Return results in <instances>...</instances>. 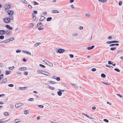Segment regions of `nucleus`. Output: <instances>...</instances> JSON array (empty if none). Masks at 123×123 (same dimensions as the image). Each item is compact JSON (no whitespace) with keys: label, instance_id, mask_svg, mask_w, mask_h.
I'll return each instance as SVG.
<instances>
[{"label":"nucleus","instance_id":"1","mask_svg":"<svg viewBox=\"0 0 123 123\" xmlns=\"http://www.w3.org/2000/svg\"><path fill=\"white\" fill-rule=\"evenodd\" d=\"M13 16H9L7 18H5L3 19V21L5 23H9L10 20H13Z\"/></svg>","mask_w":123,"mask_h":123},{"label":"nucleus","instance_id":"2","mask_svg":"<svg viewBox=\"0 0 123 123\" xmlns=\"http://www.w3.org/2000/svg\"><path fill=\"white\" fill-rule=\"evenodd\" d=\"M23 104L21 103H19L15 105V107L16 108H19L20 106L23 105Z\"/></svg>","mask_w":123,"mask_h":123},{"label":"nucleus","instance_id":"3","mask_svg":"<svg viewBox=\"0 0 123 123\" xmlns=\"http://www.w3.org/2000/svg\"><path fill=\"white\" fill-rule=\"evenodd\" d=\"M65 51V50L62 49H60L58 50L57 51V53H63Z\"/></svg>","mask_w":123,"mask_h":123},{"label":"nucleus","instance_id":"4","mask_svg":"<svg viewBox=\"0 0 123 123\" xmlns=\"http://www.w3.org/2000/svg\"><path fill=\"white\" fill-rule=\"evenodd\" d=\"M7 12L8 14L9 15V16H12V15L14 13L12 11H7Z\"/></svg>","mask_w":123,"mask_h":123},{"label":"nucleus","instance_id":"5","mask_svg":"<svg viewBox=\"0 0 123 123\" xmlns=\"http://www.w3.org/2000/svg\"><path fill=\"white\" fill-rule=\"evenodd\" d=\"M6 34V31L4 30H0V34L1 35H4Z\"/></svg>","mask_w":123,"mask_h":123},{"label":"nucleus","instance_id":"6","mask_svg":"<svg viewBox=\"0 0 123 123\" xmlns=\"http://www.w3.org/2000/svg\"><path fill=\"white\" fill-rule=\"evenodd\" d=\"M78 33L76 32H74L72 34V36L73 37H77L78 36Z\"/></svg>","mask_w":123,"mask_h":123},{"label":"nucleus","instance_id":"7","mask_svg":"<svg viewBox=\"0 0 123 123\" xmlns=\"http://www.w3.org/2000/svg\"><path fill=\"white\" fill-rule=\"evenodd\" d=\"M7 81V79L6 78H5L3 79L1 81V83H5Z\"/></svg>","mask_w":123,"mask_h":123},{"label":"nucleus","instance_id":"8","mask_svg":"<svg viewBox=\"0 0 123 123\" xmlns=\"http://www.w3.org/2000/svg\"><path fill=\"white\" fill-rule=\"evenodd\" d=\"M11 7V6L10 5H6L5 6V9L6 11L7 9H9Z\"/></svg>","mask_w":123,"mask_h":123},{"label":"nucleus","instance_id":"9","mask_svg":"<svg viewBox=\"0 0 123 123\" xmlns=\"http://www.w3.org/2000/svg\"><path fill=\"white\" fill-rule=\"evenodd\" d=\"M6 27L8 29L10 30H12V27L10 26L9 25H6Z\"/></svg>","mask_w":123,"mask_h":123},{"label":"nucleus","instance_id":"10","mask_svg":"<svg viewBox=\"0 0 123 123\" xmlns=\"http://www.w3.org/2000/svg\"><path fill=\"white\" fill-rule=\"evenodd\" d=\"M45 19V18L44 17L41 16V18L40 19L39 21H41Z\"/></svg>","mask_w":123,"mask_h":123},{"label":"nucleus","instance_id":"11","mask_svg":"<svg viewBox=\"0 0 123 123\" xmlns=\"http://www.w3.org/2000/svg\"><path fill=\"white\" fill-rule=\"evenodd\" d=\"M43 26V24L41 22L38 23L37 24V26L41 27Z\"/></svg>","mask_w":123,"mask_h":123},{"label":"nucleus","instance_id":"12","mask_svg":"<svg viewBox=\"0 0 123 123\" xmlns=\"http://www.w3.org/2000/svg\"><path fill=\"white\" fill-rule=\"evenodd\" d=\"M26 69V68L25 67H22L19 68V70L20 71L24 70H25Z\"/></svg>","mask_w":123,"mask_h":123},{"label":"nucleus","instance_id":"13","mask_svg":"<svg viewBox=\"0 0 123 123\" xmlns=\"http://www.w3.org/2000/svg\"><path fill=\"white\" fill-rule=\"evenodd\" d=\"M10 31L8 30H6V34L7 35H9L10 33Z\"/></svg>","mask_w":123,"mask_h":123},{"label":"nucleus","instance_id":"14","mask_svg":"<svg viewBox=\"0 0 123 123\" xmlns=\"http://www.w3.org/2000/svg\"><path fill=\"white\" fill-rule=\"evenodd\" d=\"M11 73V71L9 70L6 71L5 72V74L6 75H8Z\"/></svg>","mask_w":123,"mask_h":123},{"label":"nucleus","instance_id":"15","mask_svg":"<svg viewBox=\"0 0 123 123\" xmlns=\"http://www.w3.org/2000/svg\"><path fill=\"white\" fill-rule=\"evenodd\" d=\"M48 82L50 83L53 84H55L57 83L56 82H54L52 81H48Z\"/></svg>","mask_w":123,"mask_h":123},{"label":"nucleus","instance_id":"16","mask_svg":"<svg viewBox=\"0 0 123 123\" xmlns=\"http://www.w3.org/2000/svg\"><path fill=\"white\" fill-rule=\"evenodd\" d=\"M94 47V45H92L91 47H88L87 48V49L88 50H91L93 49Z\"/></svg>","mask_w":123,"mask_h":123},{"label":"nucleus","instance_id":"17","mask_svg":"<svg viewBox=\"0 0 123 123\" xmlns=\"http://www.w3.org/2000/svg\"><path fill=\"white\" fill-rule=\"evenodd\" d=\"M47 64V65H49V66H53V64H52L51 62H49L48 61V62Z\"/></svg>","mask_w":123,"mask_h":123},{"label":"nucleus","instance_id":"18","mask_svg":"<svg viewBox=\"0 0 123 123\" xmlns=\"http://www.w3.org/2000/svg\"><path fill=\"white\" fill-rule=\"evenodd\" d=\"M6 121H5L3 119L0 120V123H4L6 122Z\"/></svg>","mask_w":123,"mask_h":123},{"label":"nucleus","instance_id":"19","mask_svg":"<svg viewBox=\"0 0 123 123\" xmlns=\"http://www.w3.org/2000/svg\"><path fill=\"white\" fill-rule=\"evenodd\" d=\"M43 71L41 70H38L37 71V72L38 73L40 74L41 73L43 74V73H42L43 72Z\"/></svg>","mask_w":123,"mask_h":123},{"label":"nucleus","instance_id":"20","mask_svg":"<svg viewBox=\"0 0 123 123\" xmlns=\"http://www.w3.org/2000/svg\"><path fill=\"white\" fill-rule=\"evenodd\" d=\"M99 2H100L102 3H105L106 1V0H98Z\"/></svg>","mask_w":123,"mask_h":123},{"label":"nucleus","instance_id":"21","mask_svg":"<svg viewBox=\"0 0 123 123\" xmlns=\"http://www.w3.org/2000/svg\"><path fill=\"white\" fill-rule=\"evenodd\" d=\"M58 95L59 96H61L62 94V92H61L60 91L57 92Z\"/></svg>","mask_w":123,"mask_h":123},{"label":"nucleus","instance_id":"22","mask_svg":"<svg viewBox=\"0 0 123 123\" xmlns=\"http://www.w3.org/2000/svg\"><path fill=\"white\" fill-rule=\"evenodd\" d=\"M52 12L53 13H58L59 12L57 10H54L52 11Z\"/></svg>","mask_w":123,"mask_h":123},{"label":"nucleus","instance_id":"23","mask_svg":"<svg viewBox=\"0 0 123 123\" xmlns=\"http://www.w3.org/2000/svg\"><path fill=\"white\" fill-rule=\"evenodd\" d=\"M52 19L51 17H49L46 20L47 21H49L51 20Z\"/></svg>","mask_w":123,"mask_h":123},{"label":"nucleus","instance_id":"24","mask_svg":"<svg viewBox=\"0 0 123 123\" xmlns=\"http://www.w3.org/2000/svg\"><path fill=\"white\" fill-rule=\"evenodd\" d=\"M32 16H33V19L34 21L36 19V17L35 16V14H32Z\"/></svg>","mask_w":123,"mask_h":123},{"label":"nucleus","instance_id":"25","mask_svg":"<svg viewBox=\"0 0 123 123\" xmlns=\"http://www.w3.org/2000/svg\"><path fill=\"white\" fill-rule=\"evenodd\" d=\"M101 77L103 78H105L106 77V76L105 74L103 73H102L101 74Z\"/></svg>","mask_w":123,"mask_h":123},{"label":"nucleus","instance_id":"26","mask_svg":"<svg viewBox=\"0 0 123 123\" xmlns=\"http://www.w3.org/2000/svg\"><path fill=\"white\" fill-rule=\"evenodd\" d=\"M49 87L50 89H51V90H54L55 89V88L54 87L51 86H49Z\"/></svg>","mask_w":123,"mask_h":123},{"label":"nucleus","instance_id":"27","mask_svg":"<svg viewBox=\"0 0 123 123\" xmlns=\"http://www.w3.org/2000/svg\"><path fill=\"white\" fill-rule=\"evenodd\" d=\"M27 87H19V89H20V90H23V89H25V88H26Z\"/></svg>","mask_w":123,"mask_h":123},{"label":"nucleus","instance_id":"28","mask_svg":"<svg viewBox=\"0 0 123 123\" xmlns=\"http://www.w3.org/2000/svg\"><path fill=\"white\" fill-rule=\"evenodd\" d=\"M4 75L3 74H1L0 75V80L3 78Z\"/></svg>","mask_w":123,"mask_h":123},{"label":"nucleus","instance_id":"29","mask_svg":"<svg viewBox=\"0 0 123 123\" xmlns=\"http://www.w3.org/2000/svg\"><path fill=\"white\" fill-rule=\"evenodd\" d=\"M45 73H46V74H44L43 73V74H44V75H46V76H49L50 75V74L47 72H45Z\"/></svg>","mask_w":123,"mask_h":123},{"label":"nucleus","instance_id":"30","mask_svg":"<svg viewBox=\"0 0 123 123\" xmlns=\"http://www.w3.org/2000/svg\"><path fill=\"white\" fill-rule=\"evenodd\" d=\"M105 66L106 67H109L110 68H113V66H110L108 65H106Z\"/></svg>","mask_w":123,"mask_h":123},{"label":"nucleus","instance_id":"31","mask_svg":"<svg viewBox=\"0 0 123 123\" xmlns=\"http://www.w3.org/2000/svg\"><path fill=\"white\" fill-rule=\"evenodd\" d=\"M113 43V41H108L106 42V43L107 44H110V43Z\"/></svg>","mask_w":123,"mask_h":123},{"label":"nucleus","instance_id":"32","mask_svg":"<svg viewBox=\"0 0 123 123\" xmlns=\"http://www.w3.org/2000/svg\"><path fill=\"white\" fill-rule=\"evenodd\" d=\"M19 122V119H16L14 121V122L15 123H17L18 122Z\"/></svg>","mask_w":123,"mask_h":123},{"label":"nucleus","instance_id":"33","mask_svg":"<svg viewBox=\"0 0 123 123\" xmlns=\"http://www.w3.org/2000/svg\"><path fill=\"white\" fill-rule=\"evenodd\" d=\"M86 16L87 17H90V14L88 13H86L85 14Z\"/></svg>","mask_w":123,"mask_h":123},{"label":"nucleus","instance_id":"34","mask_svg":"<svg viewBox=\"0 0 123 123\" xmlns=\"http://www.w3.org/2000/svg\"><path fill=\"white\" fill-rule=\"evenodd\" d=\"M4 36L3 35H1L0 36V39L1 40L3 39L4 38Z\"/></svg>","mask_w":123,"mask_h":123},{"label":"nucleus","instance_id":"35","mask_svg":"<svg viewBox=\"0 0 123 123\" xmlns=\"http://www.w3.org/2000/svg\"><path fill=\"white\" fill-rule=\"evenodd\" d=\"M14 38L13 37H12L11 38L9 39V41L10 42V41H11L12 40H14Z\"/></svg>","mask_w":123,"mask_h":123},{"label":"nucleus","instance_id":"36","mask_svg":"<svg viewBox=\"0 0 123 123\" xmlns=\"http://www.w3.org/2000/svg\"><path fill=\"white\" fill-rule=\"evenodd\" d=\"M21 1L23 2L26 4H27V2L25 0H21Z\"/></svg>","mask_w":123,"mask_h":123},{"label":"nucleus","instance_id":"37","mask_svg":"<svg viewBox=\"0 0 123 123\" xmlns=\"http://www.w3.org/2000/svg\"><path fill=\"white\" fill-rule=\"evenodd\" d=\"M116 48V47H112L110 49L112 50H115Z\"/></svg>","mask_w":123,"mask_h":123},{"label":"nucleus","instance_id":"38","mask_svg":"<svg viewBox=\"0 0 123 123\" xmlns=\"http://www.w3.org/2000/svg\"><path fill=\"white\" fill-rule=\"evenodd\" d=\"M33 3L34 5H38V3L35 1H33Z\"/></svg>","mask_w":123,"mask_h":123},{"label":"nucleus","instance_id":"39","mask_svg":"<svg viewBox=\"0 0 123 123\" xmlns=\"http://www.w3.org/2000/svg\"><path fill=\"white\" fill-rule=\"evenodd\" d=\"M4 114L5 116H7L9 115L8 113L7 112H4Z\"/></svg>","mask_w":123,"mask_h":123},{"label":"nucleus","instance_id":"40","mask_svg":"<svg viewBox=\"0 0 123 123\" xmlns=\"http://www.w3.org/2000/svg\"><path fill=\"white\" fill-rule=\"evenodd\" d=\"M114 70H115L117 71V72H120V70L119 69H118L117 68H115L114 69Z\"/></svg>","mask_w":123,"mask_h":123},{"label":"nucleus","instance_id":"41","mask_svg":"<svg viewBox=\"0 0 123 123\" xmlns=\"http://www.w3.org/2000/svg\"><path fill=\"white\" fill-rule=\"evenodd\" d=\"M43 61V62H45L46 63V64H47V62H48V61L47 60L45 59L44 61Z\"/></svg>","mask_w":123,"mask_h":123},{"label":"nucleus","instance_id":"42","mask_svg":"<svg viewBox=\"0 0 123 123\" xmlns=\"http://www.w3.org/2000/svg\"><path fill=\"white\" fill-rule=\"evenodd\" d=\"M102 82L104 84H105L106 85H111L108 82L105 83V82Z\"/></svg>","mask_w":123,"mask_h":123},{"label":"nucleus","instance_id":"43","mask_svg":"<svg viewBox=\"0 0 123 123\" xmlns=\"http://www.w3.org/2000/svg\"><path fill=\"white\" fill-rule=\"evenodd\" d=\"M28 111L27 110H25L24 111V113L25 114H26L27 113H28Z\"/></svg>","mask_w":123,"mask_h":123},{"label":"nucleus","instance_id":"44","mask_svg":"<svg viewBox=\"0 0 123 123\" xmlns=\"http://www.w3.org/2000/svg\"><path fill=\"white\" fill-rule=\"evenodd\" d=\"M21 51L20 49H17L16 50V52L17 53H18L20 52Z\"/></svg>","mask_w":123,"mask_h":123},{"label":"nucleus","instance_id":"45","mask_svg":"<svg viewBox=\"0 0 123 123\" xmlns=\"http://www.w3.org/2000/svg\"><path fill=\"white\" fill-rule=\"evenodd\" d=\"M55 79L58 81H59L60 80V78L59 77H57L56 79Z\"/></svg>","mask_w":123,"mask_h":123},{"label":"nucleus","instance_id":"46","mask_svg":"<svg viewBox=\"0 0 123 123\" xmlns=\"http://www.w3.org/2000/svg\"><path fill=\"white\" fill-rule=\"evenodd\" d=\"M33 25L32 23L30 24V28H32L33 27Z\"/></svg>","mask_w":123,"mask_h":123},{"label":"nucleus","instance_id":"47","mask_svg":"<svg viewBox=\"0 0 123 123\" xmlns=\"http://www.w3.org/2000/svg\"><path fill=\"white\" fill-rule=\"evenodd\" d=\"M37 11H34L33 12V13H32V14H37Z\"/></svg>","mask_w":123,"mask_h":123},{"label":"nucleus","instance_id":"48","mask_svg":"<svg viewBox=\"0 0 123 123\" xmlns=\"http://www.w3.org/2000/svg\"><path fill=\"white\" fill-rule=\"evenodd\" d=\"M40 44H41L40 43H36V44H35L34 46H37V45H39Z\"/></svg>","mask_w":123,"mask_h":123},{"label":"nucleus","instance_id":"49","mask_svg":"<svg viewBox=\"0 0 123 123\" xmlns=\"http://www.w3.org/2000/svg\"><path fill=\"white\" fill-rule=\"evenodd\" d=\"M122 2L121 1H119L118 2V5L119 6H121L122 5Z\"/></svg>","mask_w":123,"mask_h":123},{"label":"nucleus","instance_id":"50","mask_svg":"<svg viewBox=\"0 0 123 123\" xmlns=\"http://www.w3.org/2000/svg\"><path fill=\"white\" fill-rule=\"evenodd\" d=\"M29 101H32L34 100V99L33 98H30L29 99Z\"/></svg>","mask_w":123,"mask_h":123},{"label":"nucleus","instance_id":"51","mask_svg":"<svg viewBox=\"0 0 123 123\" xmlns=\"http://www.w3.org/2000/svg\"><path fill=\"white\" fill-rule=\"evenodd\" d=\"M9 39H7L6 40L4 41V43H7L9 42Z\"/></svg>","mask_w":123,"mask_h":123},{"label":"nucleus","instance_id":"52","mask_svg":"<svg viewBox=\"0 0 123 123\" xmlns=\"http://www.w3.org/2000/svg\"><path fill=\"white\" fill-rule=\"evenodd\" d=\"M39 66L40 67H43V68H45V66L44 65H42V64H40L39 65Z\"/></svg>","mask_w":123,"mask_h":123},{"label":"nucleus","instance_id":"53","mask_svg":"<svg viewBox=\"0 0 123 123\" xmlns=\"http://www.w3.org/2000/svg\"><path fill=\"white\" fill-rule=\"evenodd\" d=\"M43 28L41 27H39L38 28V29L39 30H43Z\"/></svg>","mask_w":123,"mask_h":123},{"label":"nucleus","instance_id":"54","mask_svg":"<svg viewBox=\"0 0 123 123\" xmlns=\"http://www.w3.org/2000/svg\"><path fill=\"white\" fill-rule=\"evenodd\" d=\"M8 86H9L10 87H13L14 86L12 84H9L8 85Z\"/></svg>","mask_w":123,"mask_h":123},{"label":"nucleus","instance_id":"55","mask_svg":"<svg viewBox=\"0 0 123 123\" xmlns=\"http://www.w3.org/2000/svg\"><path fill=\"white\" fill-rule=\"evenodd\" d=\"M116 95L118 96L119 97H120L122 98L123 97V96L121 95L118 94H117Z\"/></svg>","mask_w":123,"mask_h":123},{"label":"nucleus","instance_id":"56","mask_svg":"<svg viewBox=\"0 0 123 123\" xmlns=\"http://www.w3.org/2000/svg\"><path fill=\"white\" fill-rule=\"evenodd\" d=\"M113 63V62H111L110 61H109L108 62V64H111Z\"/></svg>","mask_w":123,"mask_h":123},{"label":"nucleus","instance_id":"57","mask_svg":"<svg viewBox=\"0 0 123 123\" xmlns=\"http://www.w3.org/2000/svg\"><path fill=\"white\" fill-rule=\"evenodd\" d=\"M103 121L106 123H108L109 122L108 120L106 119H104Z\"/></svg>","mask_w":123,"mask_h":123},{"label":"nucleus","instance_id":"58","mask_svg":"<svg viewBox=\"0 0 123 123\" xmlns=\"http://www.w3.org/2000/svg\"><path fill=\"white\" fill-rule=\"evenodd\" d=\"M14 68V66H12V67H9V69L12 70Z\"/></svg>","mask_w":123,"mask_h":123},{"label":"nucleus","instance_id":"59","mask_svg":"<svg viewBox=\"0 0 123 123\" xmlns=\"http://www.w3.org/2000/svg\"><path fill=\"white\" fill-rule=\"evenodd\" d=\"M91 70L92 71H95L96 70V69L95 68H93Z\"/></svg>","mask_w":123,"mask_h":123},{"label":"nucleus","instance_id":"60","mask_svg":"<svg viewBox=\"0 0 123 123\" xmlns=\"http://www.w3.org/2000/svg\"><path fill=\"white\" fill-rule=\"evenodd\" d=\"M38 107L40 108H42L43 107V106L42 105H38Z\"/></svg>","mask_w":123,"mask_h":123},{"label":"nucleus","instance_id":"61","mask_svg":"<svg viewBox=\"0 0 123 123\" xmlns=\"http://www.w3.org/2000/svg\"><path fill=\"white\" fill-rule=\"evenodd\" d=\"M28 7L30 8H32V6L30 5H29L28 6Z\"/></svg>","mask_w":123,"mask_h":123},{"label":"nucleus","instance_id":"62","mask_svg":"<svg viewBox=\"0 0 123 123\" xmlns=\"http://www.w3.org/2000/svg\"><path fill=\"white\" fill-rule=\"evenodd\" d=\"M26 54L29 55H31V53L28 51H27V52H26Z\"/></svg>","mask_w":123,"mask_h":123},{"label":"nucleus","instance_id":"63","mask_svg":"<svg viewBox=\"0 0 123 123\" xmlns=\"http://www.w3.org/2000/svg\"><path fill=\"white\" fill-rule=\"evenodd\" d=\"M115 45V44H112L109 45V46L110 47L113 46H114Z\"/></svg>","mask_w":123,"mask_h":123},{"label":"nucleus","instance_id":"64","mask_svg":"<svg viewBox=\"0 0 123 123\" xmlns=\"http://www.w3.org/2000/svg\"><path fill=\"white\" fill-rule=\"evenodd\" d=\"M69 56L71 58H73L74 57L73 55L72 54H70Z\"/></svg>","mask_w":123,"mask_h":123}]
</instances>
